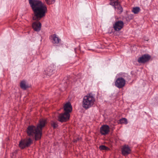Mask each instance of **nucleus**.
I'll use <instances>...</instances> for the list:
<instances>
[{"label": "nucleus", "instance_id": "4468645a", "mask_svg": "<svg viewBox=\"0 0 158 158\" xmlns=\"http://www.w3.org/2000/svg\"><path fill=\"white\" fill-rule=\"evenodd\" d=\"M114 5H111L114 6L116 11L118 14L121 13L123 11V9L119 2L114 3Z\"/></svg>", "mask_w": 158, "mask_h": 158}, {"label": "nucleus", "instance_id": "412c9836", "mask_svg": "<svg viewBox=\"0 0 158 158\" xmlns=\"http://www.w3.org/2000/svg\"><path fill=\"white\" fill-rule=\"evenodd\" d=\"M110 5H114V3L118 2V0H110Z\"/></svg>", "mask_w": 158, "mask_h": 158}, {"label": "nucleus", "instance_id": "aec40b11", "mask_svg": "<svg viewBox=\"0 0 158 158\" xmlns=\"http://www.w3.org/2000/svg\"><path fill=\"white\" fill-rule=\"evenodd\" d=\"M46 3L48 5H50L54 3L55 0H45Z\"/></svg>", "mask_w": 158, "mask_h": 158}, {"label": "nucleus", "instance_id": "f257e3e1", "mask_svg": "<svg viewBox=\"0 0 158 158\" xmlns=\"http://www.w3.org/2000/svg\"><path fill=\"white\" fill-rule=\"evenodd\" d=\"M28 1L33 12V20L37 21L33 23L32 27L35 31H39L41 29V24L39 21L45 16L47 10V6L39 0H28Z\"/></svg>", "mask_w": 158, "mask_h": 158}, {"label": "nucleus", "instance_id": "2eb2a0df", "mask_svg": "<svg viewBox=\"0 0 158 158\" xmlns=\"http://www.w3.org/2000/svg\"><path fill=\"white\" fill-rule=\"evenodd\" d=\"M20 86L21 88L23 90H26L28 87V86L26 83L25 81L23 80L20 83Z\"/></svg>", "mask_w": 158, "mask_h": 158}, {"label": "nucleus", "instance_id": "a211bd4d", "mask_svg": "<svg viewBox=\"0 0 158 158\" xmlns=\"http://www.w3.org/2000/svg\"><path fill=\"white\" fill-rule=\"evenodd\" d=\"M119 123L121 124H127V120L126 118H123L120 119Z\"/></svg>", "mask_w": 158, "mask_h": 158}, {"label": "nucleus", "instance_id": "dca6fc26", "mask_svg": "<svg viewBox=\"0 0 158 158\" xmlns=\"http://www.w3.org/2000/svg\"><path fill=\"white\" fill-rule=\"evenodd\" d=\"M140 9L139 7H135L133 8L132 12L135 14H137L140 11Z\"/></svg>", "mask_w": 158, "mask_h": 158}, {"label": "nucleus", "instance_id": "f03ea898", "mask_svg": "<svg viewBox=\"0 0 158 158\" xmlns=\"http://www.w3.org/2000/svg\"><path fill=\"white\" fill-rule=\"evenodd\" d=\"M45 123L46 121L42 119L40 120L37 127L33 125L29 126L27 130V135L34 137L35 140L40 139L42 134V128L44 127Z\"/></svg>", "mask_w": 158, "mask_h": 158}, {"label": "nucleus", "instance_id": "9d476101", "mask_svg": "<svg viewBox=\"0 0 158 158\" xmlns=\"http://www.w3.org/2000/svg\"><path fill=\"white\" fill-rule=\"evenodd\" d=\"M110 131V127L107 125H103L100 128V132L102 135H105L108 134Z\"/></svg>", "mask_w": 158, "mask_h": 158}, {"label": "nucleus", "instance_id": "ddd939ff", "mask_svg": "<svg viewBox=\"0 0 158 158\" xmlns=\"http://www.w3.org/2000/svg\"><path fill=\"white\" fill-rule=\"evenodd\" d=\"M50 38L52 40V43L54 44H58L61 41L60 39L55 34L51 35Z\"/></svg>", "mask_w": 158, "mask_h": 158}, {"label": "nucleus", "instance_id": "f3484780", "mask_svg": "<svg viewBox=\"0 0 158 158\" xmlns=\"http://www.w3.org/2000/svg\"><path fill=\"white\" fill-rule=\"evenodd\" d=\"M51 124L53 129H55L58 127V123L57 121H52L51 122Z\"/></svg>", "mask_w": 158, "mask_h": 158}, {"label": "nucleus", "instance_id": "20e7f679", "mask_svg": "<svg viewBox=\"0 0 158 158\" xmlns=\"http://www.w3.org/2000/svg\"><path fill=\"white\" fill-rule=\"evenodd\" d=\"M32 139L30 138L22 139L19 142V146L21 148L23 149L29 147L32 143Z\"/></svg>", "mask_w": 158, "mask_h": 158}, {"label": "nucleus", "instance_id": "f8f14e48", "mask_svg": "<svg viewBox=\"0 0 158 158\" xmlns=\"http://www.w3.org/2000/svg\"><path fill=\"white\" fill-rule=\"evenodd\" d=\"M64 110L65 112L69 113L72 112V107L70 102H67L64 106Z\"/></svg>", "mask_w": 158, "mask_h": 158}, {"label": "nucleus", "instance_id": "9b49d317", "mask_svg": "<svg viewBox=\"0 0 158 158\" xmlns=\"http://www.w3.org/2000/svg\"><path fill=\"white\" fill-rule=\"evenodd\" d=\"M55 67L53 65L48 66L45 70V74L48 76L52 75L55 70Z\"/></svg>", "mask_w": 158, "mask_h": 158}, {"label": "nucleus", "instance_id": "1a4fd4ad", "mask_svg": "<svg viewBox=\"0 0 158 158\" xmlns=\"http://www.w3.org/2000/svg\"><path fill=\"white\" fill-rule=\"evenodd\" d=\"M122 153L124 156H127L131 153V150L128 145H125L123 146L121 148Z\"/></svg>", "mask_w": 158, "mask_h": 158}, {"label": "nucleus", "instance_id": "7ed1b4c3", "mask_svg": "<svg viewBox=\"0 0 158 158\" xmlns=\"http://www.w3.org/2000/svg\"><path fill=\"white\" fill-rule=\"evenodd\" d=\"M95 101V98L92 94H87L83 97L82 102V107L85 109H87L93 106Z\"/></svg>", "mask_w": 158, "mask_h": 158}, {"label": "nucleus", "instance_id": "6ab92c4d", "mask_svg": "<svg viewBox=\"0 0 158 158\" xmlns=\"http://www.w3.org/2000/svg\"><path fill=\"white\" fill-rule=\"evenodd\" d=\"M99 149L101 150H108L110 149L108 147L103 145L100 146L99 147Z\"/></svg>", "mask_w": 158, "mask_h": 158}, {"label": "nucleus", "instance_id": "39448f33", "mask_svg": "<svg viewBox=\"0 0 158 158\" xmlns=\"http://www.w3.org/2000/svg\"><path fill=\"white\" fill-rule=\"evenodd\" d=\"M70 116L69 114L64 112L59 114L57 120L62 123L65 122L69 119Z\"/></svg>", "mask_w": 158, "mask_h": 158}, {"label": "nucleus", "instance_id": "423d86ee", "mask_svg": "<svg viewBox=\"0 0 158 158\" xmlns=\"http://www.w3.org/2000/svg\"><path fill=\"white\" fill-rule=\"evenodd\" d=\"M126 81L122 77L118 78L115 82V85L119 89L123 88L125 85Z\"/></svg>", "mask_w": 158, "mask_h": 158}, {"label": "nucleus", "instance_id": "0eeeda50", "mask_svg": "<svg viewBox=\"0 0 158 158\" xmlns=\"http://www.w3.org/2000/svg\"><path fill=\"white\" fill-rule=\"evenodd\" d=\"M124 26V23L121 20H118L115 22L113 25V27L115 31H120Z\"/></svg>", "mask_w": 158, "mask_h": 158}, {"label": "nucleus", "instance_id": "6e6552de", "mask_svg": "<svg viewBox=\"0 0 158 158\" xmlns=\"http://www.w3.org/2000/svg\"><path fill=\"white\" fill-rule=\"evenodd\" d=\"M151 58L149 55L145 54L142 55L138 59V62L139 63L144 64L149 61Z\"/></svg>", "mask_w": 158, "mask_h": 158}]
</instances>
